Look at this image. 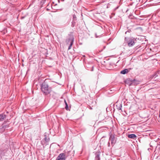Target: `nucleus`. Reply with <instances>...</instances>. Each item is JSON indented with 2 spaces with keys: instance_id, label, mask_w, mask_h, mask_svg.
I'll return each instance as SVG.
<instances>
[{
  "instance_id": "obj_1",
  "label": "nucleus",
  "mask_w": 160,
  "mask_h": 160,
  "mask_svg": "<svg viewBox=\"0 0 160 160\" xmlns=\"http://www.w3.org/2000/svg\"><path fill=\"white\" fill-rule=\"evenodd\" d=\"M41 89L42 91L45 95L48 94L50 92V89L48 88V85L45 83H44L42 84Z\"/></svg>"
},
{
  "instance_id": "obj_2",
  "label": "nucleus",
  "mask_w": 160,
  "mask_h": 160,
  "mask_svg": "<svg viewBox=\"0 0 160 160\" xmlns=\"http://www.w3.org/2000/svg\"><path fill=\"white\" fill-rule=\"evenodd\" d=\"M74 41V38L73 36L71 37L66 40V42L67 44H69L70 43V45L68 48V50L71 48L72 46L73 43Z\"/></svg>"
},
{
  "instance_id": "obj_3",
  "label": "nucleus",
  "mask_w": 160,
  "mask_h": 160,
  "mask_svg": "<svg viewBox=\"0 0 160 160\" xmlns=\"http://www.w3.org/2000/svg\"><path fill=\"white\" fill-rule=\"evenodd\" d=\"M67 157L68 154L67 153H61L59 154L56 160H65Z\"/></svg>"
},
{
  "instance_id": "obj_4",
  "label": "nucleus",
  "mask_w": 160,
  "mask_h": 160,
  "mask_svg": "<svg viewBox=\"0 0 160 160\" xmlns=\"http://www.w3.org/2000/svg\"><path fill=\"white\" fill-rule=\"evenodd\" d=\"M109 140L111 141L112 144H114L116 142L115 136L112 134H110V135Z\"/></svg>"
},
{
  "instance_id": "obj_5",
  "label": "nucleus",
  "mask_w": 160,
  "mask_h": 160,
  "mask_svg": "<svg viewBox=\"0 0 160 160\" xmlns=\"http://www.w3.org/2000/svg\"><path fill=\"white\" fill-rule=\"evenodd\" d=\"M45 137L44 138L43 140L42 141V143H43V142H44L45 145H46L48 144V142L50 140V139L49 138H47L46 135H45Z\"/></svg>"
},
{
  "instance_id": "obj_6",
  "label": "nucleus",
  "mask_w": 160,
  "mask_h": 160,
  "mask_svg": "<svg viewBox=\"0 0 160 160\" xmlns=\"http://www.w3.org/2000/svg\"><path fill=\"white\" fill-rule=\"evenodd\" d=\"M128 45L129 47H131L133 46L134 44V40L133 39H129L128 42H127Z\"/></svg>"
},
{
  "instance_id": "obj_7",
  "label": "nucleus",
  "mask_w": 160,
  "mask_h": 160,
  "mask_svg": "<svg viewBox=\"0 0 160 160\" xmlns=\"http://www.w3.org/2000/svg\"><path fill=\"white\" fill-rule=\"evenodd\" d=\"M100 152H97L96 153L95 158L96 160H100Z\"/></svg>"
},
{
  "instance_id": "obj_8",
  "label": "nucleus",
  "mask_w": 160,
  "mask_h": 160,
  "mask_svg": "<svg viewBox=\"0 0 160 160\" xmlns=\"http://www.w3.org/2000/svg\"><path fill=\"white\" fill-rule=\"evenodd\" d=\"M136 136L135 134H130L128 135V137L130 138L136 139Z\"/></svg>"
},
{
  "instance_id": "obj_9",
  "label": "nucleus",
  "mask_w": 160,
  "mask_h": 160,
  "mask_svg": "<svg viewBox=\"0 0 160 160\" xmlns=\"http://www.w3.org/2000/svg\"><path fill=\"white\" fill-rule=\"evenodd\" d=\"M128 72V70L127 69H125L124 70L121 71L120 73L121 74H125L127 73Z\"/></svg>"
},
{
  "instance_id": "obj_10",
  "label": "nucleus",
  "mask_w": 160,
  "mask_h": 160,
  "mask_svg": "<svg viewBox=\"0 0 160 160\" xmlns=\"http://www.w3.org/2000/svg\"><path fill=\"white\" fill-rule=\"evenodd\" d=\"M5 115L3 114L0 115V121H2L5 118Z\"/></svg>"
},
{
  "instance_id": "obj_11",
  "label": "nucleus",
  "mask_w": 160,
  "mask_h": 160,
  "mask_svg": "<svg viewBox=\"0 0 160 160\" xmlns=\"http://www.w3.org/2000/svg\"><path fill=\"white\" fill-rule=\"evenodd\" d=\"M116 107H117V109L118 110H121L122 108V104H118L116 105Z\"/></svg>"
},
{
  "instance_id": "obj_12",
  "label": "nucleus",
  "mask_w": 160,
  "mask_h": 160,
  "mask_svg": "<svg viewBox=\"0 0 160 160\" xmlns=\"http://www.w3.org/2000/svg\"><path fill=\"white\" fill-rule=\"evenodd\" d=\"M2 127L3 128L5 129L7 128L8 127V125H4V124H2Z\"/></svg>"
},
{
  "instance_id": "obj_13",
  "label": "nucleus",
  "mask_w": 160,
  "mask_h": 160,
  "mask_svg": "<svg viewBox=\"0 0 160 160\" xmlns=\"http://www.w3.org/2000/svg\"><path fill=\"white\" fill-rule=\"evenodd\" d=\"M76 20V17L74 14L73 15V20L75 21Z\"/></svg>"
},
{
  "instance_id": "obj_14",
  "label": "nucleus",
  "mask_w": 160,
  "mask_h": 160,
  "mask_svg": "<svg viewBox=\"0 0 160 160\" xmlns=\"http://www.w3.org/2000/svg\"><path fill=\"white\" fill-rule=\"evenodd\" d=\"M68 104H66V106H65V108L66 110H68Z\"/></svg>"
},
{
  "instance_id": "obj_15",
  "label": "nucleus",
  "mask_w": 160,
  "mask_h": 160,
  "mask_svg": "<svg viewBox=\"0 0 160 160\" xmlns=\"http://www.w3.org/2000/svg\"><path fill=\"white\" fill-rule=\"evenodd\" d=\"M135 81V79H133V81L132 82V83H134V82ZM135 84H138V82H135Z\"/></svg>"
},
{
  "instance_id": "obj_16",
  "label": "nucleus",
  "mask_w": 160,
  "mask_h": 160,
  "mask_svg": "<svg viewBox=\"0 0 160 160\" xmlns=\"http://www.w3.org/2000/svg\"><path fill=\"white\" fill-rule=\"evenodd\" d=\"M159 149V151H160V144H159L157 147Z\"/></svg>"
},
{
  "instance_id": "obj_17",
  "label": "nucleus",
  "mask_w": 160,
  "mask_h": 160,
  "mask_svg": "<svg viewBox=\"0 0 160 160\" xmlns=\"http://www.w3.org/2000/svg\"><path fill=\"white\" fill-rule=\"evenodd\" d=\"M2 155H1L0 154V160H1V159H3V158H2Z\"/></svg>"
},
{
  "instance_id": "obj_18",
  "label": "nucleus",
  "mask_w": 160,
  "mask_h": 160,
  "mask_svg": "<svg viewBox=\"0 0 160 160\" xmlns=\"http://www.w3.org/2000/svg\"><path fill=\"white\" fill-rule=\"evenodd\" d=\"M64 102H65V105H66V104H68L67 103L66 101H65V100H64Z\"/></svg>"
},
{
  "instance_id": "obj_19",
  "label": "nucleus",
  "mask_w": 160,
  "mask_h": 160,
  "mask_svg": "<svg viewBox=\"0 0 160 160\" xmlns=\"http://www.w3.org/2000/svg\"><path fill=\"white\" fill-rule=\"evenodd\" d=\"M127 38H125V40L126 41H127Z\"/></svg>"
},
{
  "instance_id": "obj_20",
  "label": "nucleus",
  "mask_w": 160,
  "mask_h": 160,
  "mask_svg": "<svg viewBox=\"0 0 160 160\" xmlns=\"http://www.w3.org/2000/svg\"><path fill=\"white\" fill-rule=\"evenodd\" d=\"M71 152L70 151H69L68 152V153L69 154Z\"/></svg>"
},
{
  "instance_id": "obj_21",
  "label": "nucleus",
  "mask_w": 160,
  "mask_h": 160,
  "mask_svg": "<svg viewBox=\"0 0 160 160\" xmlns=\"http://www.w3.org/2000/svg\"><path fill=\"white\" fill-rule=\"evenodd\" d=\"M149 148H148V150H149Z\"/></svg>"
},
{
  "instance_id": "obj_22",
  "label": "nucleus",
  "mask_w": 160,
  "mask_h": 160,
  "mask_svg": "<svg viewBox=\"0 0 160 160\" xmlns=\"http://www.w3.org/2000/svg\"><path fill=\"white\" fill-rule=\"evenodd\" d=\"M108 144L109 145V144H110V143H109V142H108Z\"/></svg>"
}]
</instances>
